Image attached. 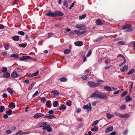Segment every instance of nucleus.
<instances>
[{
    "label": "nucleus",
    "instance_id": "nucleus-41",
    "mask_svg": "<svg viewBox=\"0 0 135 135\" xmlns=\"http://www.w3.org/2000/svg\"><path fill=\"white\" fill-rule=\"evenodd\" d=\"M117 44H118L121 45H125V42L123 41H119L117 42Z\"/></svg>",
    "mask_w": 135,
    "mask_h": 135
},
{
    "label": "nucleus",
    "instance_id": "nucleus-50",
    "mask_svg": "<svg viewBox=\"0 0 135 135\" xmlns=\"http://www.w3.org/2000/svg\"><path fill=\"white\" fill-rule=\"evenodd\" d=\"M71 101L70 100H69L68 102H67L66 103L69 106H70L71 105Z\"/></svg>",
    "mask_w": 135,
    "mask_h": 135
},
{
    "label": "nucleus",
    "instance_id": "nucleus-36",
    "mask_svg": "<svg viewBox=\"0 0 135 135\" xmlns=\"http://www.w3.org/2000/svg\"><path fill=\"white\" fill-rule=\"evenodd\" d=\"M7 91L9 93L11 94L13 93V90L11 88L9 87L7 89Z\"/></svg>",
    "mask_w": 135,
    "mask_h": 135
},
{
    "label": "nucleus",
    "instance_id": "nucleus-54",
    "mask_svg": "<svg viewBox=\"0 0 135 135\" xmlns=\"http://www.w3.org/2000/svg\"><path fill=\"white\" fill-rule=\"evenodd\" d=\"M126 106L125 105H123L120 106V108L121 109H124L126 108Z\"/></svg>",
    "mask_w": 135,
    "mask_h": 135
},
{
    "label": "nucleus",
    "instance_id": "nucleus-37",
    "mask_svg": "<svg viewBox=\"0 0 135 135\" xmlns=\"http://www.w3.org/2000/svg\"><path fill=\"white\" fill-rule=\"evenodd\" d=\"M9 107H12L13 108H15L16 106L15 104L13 102L10 103L9 104Z\"/></svg>",
    "mask_w": 135,
    "mask_h": 135
},
{
    "label": "nucleus",
    "instance_id": "nucleus-34",
    "mask_svg": "<svg viewBox=\"0 0 135 135\" xmlns=\"http://www.w3.org/2000/svg\"><path fill=\"white\" fill-rule=\"evenodd\" d=\"M10 57H14L15 59H16L18 58V55L17 54H11Z\"/></svg>",
    "mask_w": 135,
    "mask_h": 135
},
{
    "label": "nucleus",
    "instance_id": "nucleus-38",
    "mask_svg": "<svg viewBox=\"0 0 135 135\" xmlns=\"http://www.w3.org/2000/svg\"><path fill=\"white\" fill-rule=\"evenodd\" d=\"M12 111L11 109H9L6 111V113L8 115H10L12 113Z\"/></svg>",
    "mask_w": 135,
    "mask_h": 135
},
{
    "label": "nucleus",
    "instance_id": "nucleus-18",
    "mask_svg": "<svg viewBox=\"0 0 135 135\" xmlns=\"http://www.w3.org/2000/svg\"><path fill=\"white\" fill-rule=\"evenodd\" d=\"M129 114L128 113H126L125 114H122L121 118H126L129 117Z\"/></svg>",
    "mask_w": 135,
    "mask_h": 135
},
{
    "label": "nucleus",
    "instance_id": "nucleus-7",
    "mask_svg": "<svg viewBox=\"0 0 135 135\" xmlns=\"http://www.w3.org/2000/svg\"><path fill=\"white\" fill-rule=\"evenodd\" d=\"M83 108L84 109L87 110L89 108V110H90L91 109L90 103H89V105L88 104H86L84 105L83 107Z\"/></svg>",
    "mask_w": 135,
    "mask_h": 135
},
{
    "label": "nucleus",
    "instance_id": "nucleus-11",
    "mask_svg": "<svg viewBox=\"0 0 135 135\" xmlns=\"http://www.w3.org/2000/svg\"><path fill=\"white\" fill-rule=\"evenodd\" d=\"M3 76L4 78H8L11 75L9 73L6 72L3 74Z\"/></svg>",
    "mask_w": 135,
    "mask_h": 135
},
{
    "label": "nucleus",
    "instance_id": "nucleus-17",
    "mask_svg": "<svg viewBox=\"0 0 135 135\" xmlns=\"http://www.w3.org/2000/svg\"><path fill=\"white\" fill-rule=\"evenodd\" d=\"M106 116L109 119H110L114 117V115L113 114H110L107 113L106 114Z\"/></svg>",
    "mask_w": 135,
    "mask_h": 135
},
{
    "label": "nucleus",
    "instance_id": "nucleus-5",
    "mask_svg": "<svg viewBox=\"0 0 135 135\" xmlns=\"http://www.w3.org/2000/svg\"><path fill=\"white\" fill-rule=\"evenodd\" d=\"M99 92L98 90L95 91L90 95V97L91 98L96 97L98 98Z\"/></svg>",
    "mask_w": 135,
    "mask_h": 135
},
{
    "label": "nucleus",
    "instance_id": "nucleus-43",
    "mask_svg": "<svg viewBox=\"0 0 135 135\" xmlns=\"http://www.w3.org/2000/svg\"><path fill=\"white\" fill-rule=\"evenodd\" d=\"M34 83H32L29 86L28 88V90L29 91L34 86Z\"/></svg>",
    "mask_w": 135,
    "mask_h": 135
},
{
    "label": "nucleus",
    "instance_id": "nucleus-63",
    "mask_svg": "<svg viewBox=\"0 0 135 135\" xmlns=\"http://www.w3.org/2000/svg\"><path fill=\"white\" fill-rule=\"evenodd\" d=\"M7 54L6 52H3L1 53V54L2 55L5 56Z\"/></svg>",
    "mask_w": 135,
    "mask_h": 135
},
{
    "label": "nucleus",
    "instance_id": "nucleus-27",
    "mask_svg": "<svg viewBox=\"0 0 135 135\" xmlns=\"http://www.w3.org/2000/svg\"><path fill=\"white\" fill-rule=\"evenodd\" d=\"M132 100V98L129 95H128L126 97V102H129L131 101Z\"/></svg>",
    "mask_w": 135,
    "mask_h": 135
},
{
    "label": "nucleus",
    "instance_id": "nucleus-12",
    "mask_svg": "<svg viewBox=\"0 0 135 135\" xmlns=\"http://www.w3.org/2000/svg\"><path fill=\"white\" fill-rule=\"evenodd\" d=\"M47 125L46 122H41L38 124V126L40 127H44L46 126Z\"/></svg>",
    "mask_w": 135,
    "mask_h": 135
},
{
    "label": "nucleus",
    "instance_id": "nucleus-33",
    "mask_svg": "<svg viewBox=\"0 0 135 135\" xmlns=\"http://www.w3.org/2000/svg\"><path fill=\"white\" fill-rule=\"evenodd\" d=\"M7 70V68L6 67H2V70L1 71L3 73H5L6 72V71Z\"/></svg>",
    "mask_w": 135,
    "mask_h": 135
},
{
    "label": "nucleus",
    "instance_id": "nucleus-52",
    "mask_svg": "<svg viewBox=\"0 0 135 135\" xmlns=\"http://www.w3.org/2000/svg\"><path fill=\"white\" fill-rule=\"evenodd\" d=\"M76 2H74L69 7V9H71L74 6V5L76 3Z\"/></svg>",
    "mask_w": 135,
    "mask_h": 135
},
{
    "label": "nucleus",
    "instance_id": "nucleus-6",
    "mask_svg": "<svg viewBox=\"0 0 135 135\" xmlns=\"http://www.w3.org/2000/svg\"><path fill=\"white\" fill-rule=\"evenodd\" d=\"M45 129L48 132H50L52 131V129L49 125H47L45 127L42 128L43 130L44 131Z\"/></svg>",
    "mask_w": 135,
    "mask_h": 135
},
{
    "label": "nucleus",
    "instance_id": "nucleus-16",
    "mask_svg": "<svg viewBox=\"0 0 135 135\" xmlns=\"http://www.w3.org/2000/svg\"><path fill=\"white\" fill-rule=\"evenodd\" d=\"M45 14L46 15L48 16H51L53 17H56V15H55V13H52V12H50L48 13H46Z\"/></svg>",
    "mask_w": 135,
    "mask_h": 135
},
{
    "label": "nucleus",
    "instance_id": "nucleus-30",
    "mask_svg": "<svg viewBox=\"0 0 135 135\" xmlns=\"http://www.w3.org/2000/svg\"><path fill=\"white\" fill-rule=\"evenodd\" d=\"M66 107L65 106L64 104H61L60 107L59 109L60 110H61L62 109L65 110L66 109Z\"/></svg>",
    "mask_w": 135,
    "mask_h": 135
},
{
    "label": "nucleus",
    "instance_id": "nucleus-31",
    "mask_svg": "<svg viewBox=\"0 0 135 135\" xmlns=\"http://www.w3.org/2000/svg\"><path fill=\"white\" fill-rule=\"evenodd\" d=\"M46 105L47 106V107L48 108L51 107V101L50 100H48L46 102Z\"/></svg>",
    "mask_w": 135,
    "mask_h": 135
},
{
    "label": "nucleus",
    "instance_id": "nucleus-59",
    "mask_svg": "<svg viewBox=\"0 0 135 135\" xmlns=\"http://www.w3.org/2000/svg\"><path fill=\"white\" fill-rule=\"evenodd\" d=\"M4 47L5 48V49L6 50H8L9 48V46L7 45H5L4 46Z\"/></svg>",
    "mask_w": 135,
    "mask_h": 135
},
{
    "label": "nucleus",
    "instance_id": "nucleus-8",
    "mask_svg": "<svg viewBox=\"0 0 135 135\" xmlns=\"http://www.w3.org/2000/svg\"><path fill=\"white\" fill-rule=\"evenodd\" d=\"M74 44L76 46H80L83 45V42L81 41H79L75 42Z\"/></svg>",
    "mask_w": 135,
    "mask_h": 135
},
{
    "label": "nucleus",
    "instance_id": "nucleus-1",
    "mask_svg": "<svg viewBox=\"0 0 135 135\" xmlns=\"http://www.w3.org/2000/svg\"><path fill=\"white\" fill-rule=\"evenodd\" d=\"M104 81L101 79H98L97 80V82L93 81H89L87 83L89 87L92 88H96L99 85L101 84V83H103Z\"/></svg>",
    "mask_w": 135,
    "mask_h": 135
},
{
    "label": "nucleus",
    "instance_id": "nucleus-61",
    "mask_svg": "<svg viewBox=\"0 0 135 135\" xmlns=\"http://www.w3.org/2000/svg\"><path fill=\"white\" fill-rule=\"evenodd\" d=\"M6 132L7 134H10L11 133V132L10 130H8L6 131Z\"/></svg>",
    "mask_w": 135,
    "mask_h": 135
},
{
    "label": "nucleus",
    "instance_id": "nucleus-45",
    "mask_svg": "<svg viewBox=\"0 0 135 135\" xmlns=\"http://www.w3.org/2000/svg\"><path fill=\"white\" fill-rule=\"evenodd\" d=\"M81 78L84 80H86L88 78V76L86 75H83L81 76Z\"/></svg>",
    "mask_w": 135,
    "mask_h": 135
},
{
    "label": "nucleus",
    "instance_id": "nucleus-46",
    "mask_svg": "<svg viewBox=\"0 0 135 135\" xmlns=\"http://www.w3.org/2000/svg\"><path fill=\"white\" fill-rule=\"evenodd\" d=\"M18 34L22 36H23L24 35L25 33L22 31H20L18 32Z\"/></svg>",
    "mask_w": 135,
    "mask_h": 135
},
{
    "label": "nucleus",
    "instance_id": "nucleus-26",
    "mask_svg": "<svg viewBox=\"0 0 135 135\" xmlns=\"http://www.w3.org/2000/svg\"><path fill=\"white\" fill-rule=\"evenodd\" d=\"M51 93L53 94L56 96H58L59 95V92L56 90L52 91L51 92Z\"/></svg>",
    "mask_w": 135,
    "mask_h": 135
},
{
    "label": "nucleus",
    "instance_id": "nucleus-15",
    "mask_svg": "<svg viewBox=\"0 0 135 135\" xmlns=\"http://www.w3.org/2000/svg\"><path fill=\"white\" fill-rule=\"evenodd\" d=\"M128 68V66L127 65H125L122 68L120 69V70L122 72H124L127 70Z\"/></svg>",
    "mask_w": 135,
    "mask_h": 135
},
{
    "label": "nucleus",
    "instance_id": "nucleus-60",
    "mask_svg": "<svg viewBox=\"0 0 135 135\" xmlns=\"http://www.w3.org/2000/svg\"><path fill=\"white\" fill-rule=\"evenodd\" d=\"M117 56L121 57L123 59H124V58H125L124 56L123 55H122L121 54H118V55Z\"/></svg>",
    "mask_w": 135,
    "mask_h": 135
},
{
    "label": "nucleus",
    "instance_id": "nucleus-49",
    "mask_svg": "<svg viewBox=\"0 0 135 135\" xmlns=\"http://www.w3.org/2000/svg\"><path fill=\"white\" fill-rule=\"evenodd\" d=\"M114 114L117 116H118L120 118L121 117L122 114L119 113L118 112H115L114 113Z\"/></svg>",
    "mask_w": 135,
    "mask_h": 135
},
{
    "label": "nucleus",
    "instance_id": "nucleus-32",
    "mask_svg": "<svg viewBox=\"0 0 135 135\" xmlns=\"http://www.w3.org/2000/svg\"><path fill=\"white\" fill-rule=\"evenodd\" d=\"M99 129L98 127L96 126H94V128H92L91 129V131L92 132L95 131L97 132V130Z\"/></svg>",
    "mask_w": 135,
    "mask_h": 135
},
{
    "label": "nucleus",
    "instance_id": "nucleus-42",
    "mask_svg": "<svg viewBox=\"0 0 135 135\" xmlns=\"http://www.w3.org/2000/svg\"><path fill=\"white\" fill-rule=\"evenodd\" d=\"M134 69H132L130 71H129L127 73V74L129 75L132 74L134 72Z\"/></svg>",
    "mask_w": 135,
    "mask_h": 135
},
{
    "label": "nucleus",
    "instance_id": "nucleus-56",
    "mask_svg": "<svg viewBox=\"0 0 135 135\" xmlns=\"http://www.w3.org/2000/svg\"><path fill=\"white\" fill-rule=\"evenodd\" d=\"M54 35V33H49L48 34V38H50L51 37L52 35Z\"/></svg>",
    "mask_w": 135,
    "mask_h": 135
},
{
    "label": "nucleus",
    "instance_id": "nucleus-35",
    "mask_svg": "<svg viewBox=\"0 0 135 135\" xmlns=\"http://www.w3.org/2000/svg\"><path fill=\"white\" fill-rule=\"evenodd\" d=\"M27 44L26 43H25L24 44L23 43L19 44V46L20 47L25 48L27 46Z\"/></svg>",
    "mask_w": 135,
    "mask_h": 135
},
{
    "label": "nucleus",
    "instance_id": "nucleus-57",
    "mask_svg": "<svg viewBox=\"0 0 135 135\" xmlns=\"http://www.w3.org/2000/svg\"><path fill=\"white\" fill-rule=\"evenodd\" d=\"M127 94V92L126 91H124L121 94V96L122 97H124Z\"/></svg>",
    "mask_w": 135,
    "mask_h": 135
},
{
    "label": "nucleus",
    "instance_id": "nucleus-44",
    "mask_svg": "<svg viewBox=\"0 0 135 135\" xmlns=\"http://www.w3.org/2000/svg\"><path fill=\"white\" fill-rule=\"evenodd\" d=\"M99 120H97L95 121L93 123L92 125L93 126H95L96 125H97L98 123H99Z\"/></svg>",
    "mask_w": 135,
    "mask_h": 135
},
{
    "label": "nucleus",
    "instance_id": "nucleus-21",
    "mask_svg": "<svg viewBox=\"0 0 135 135\" xmlns=\"http://www.w3.org/2000/svg\"><path fill=\"white\" fill-rule=\"evenodd\" d=\"M104 88L107 91H112V89L109 86H105L104 87Z\"/></svg>",
    "mask_w": 135,
    "mask_h": 135
},
{
    "label": "nucleus",
    "instance_id": "nucleus-9",
    "mask_svg": "<svg viewBox=\"0 0 135 135\" xmlns=\"http://www.w3.org/2000/svg\"><path fill=\"white\" fill-rule=\"evenodd\" d=\"M44 115L41 113H37L36 114L34 115L33 117L35 118H38L43 117Z\"/></svg>",
    "mask_w": 135,
    "mask_h": 135
},
{
    "label": "nucleus",
    "instance_id": "nucleus-55",
    "mask_svg": "<svg viewBox=\"0 0 135 135\" xmlns=\"http://www.w3.org/2000/svg\"><path fill=\"white\" fill-rule=\"evenodd\" d=\"M63 5L64 6L66 7H67L68 6V3L66 1H65L64 2Z\"/></svg>",
    "mask_w": 135,
    "mask_h": 135
},
{
    "label": "nucleus",
    "instance_id": "nucleus-40",
    "mask_svg": "<svg viewBox=\"0 0 135 135\" xmlns=\"http://www.w3.org/2000/svg\"><path fill=\"white\" fill-rule=\"evenodd\" d=\"M86 17V15L85 14H83L81 16H79V18L80 20H82L84 18Z\"/></svg>",
    "mask_w": 135,
    "mask_h": 135
},
{
    "label": "nucleus",
    "instance_id": "nucleus-3",
    "mask_svg": "<svg viewBox=\"0 0 135 135\" xmlns=\"http://www.w3.org/2000/svg\"><path fill=\"white\" fill-rule=\"evenodd\" d=\"M98 98L101 99H103L106 98L107 96L103 93L99 92Z\"/></svg>",
    "mask_w": 135,
    "mask_h": 135
},
{
    "label": "nucleus",
    "instance_id": "nucleus-19",
    "mask_svg": "<svg viewBox=\"0 0 135 135\" xmlns=\"http://www.w3.org/2000/svg\"><path fill=\"white\" fill-rule=\"evenodd\" d=\"M11 76L13 78H16L18 76V74L16 72L14 71L12 73Z\"/></svg>",
    "mask_w": 135,
    "mask_h": 135
},
{
    "label": "nucleus",
    "instance_id": "nucleus-53",
    "mask_svg": "<svg viewBox=\"0 0 135 135\" xmlns=\"http://www.w3.org/2000/svg\"><path fill=\"white\" fill-rule=\"evenodd\" d=\"M38 91H36L35 93L32 95V97L34 98L36 97L38 94Z\"/></svg>",
    "mask_w": 135,
    "mask_h": 135
},
{
    "label": "nucleus",
    "instance_id": "nucleus-39",
    "mask_svg": "<svg viewBox=\"0 0 135 135\" xmlns=\"http://www.w3.org/2000/svg\"><path fill=\"white\" fill-rule=\"evenodd\" d=\"M5 108L2 105L0 107V113H2L3 112Z\"/></svg>",
    "mask_w": 135,
    "mask_h": 135
},
{
    "label": "nucleus",
    "instance_id": "nucleus-51",
    "mask_svg": "<svg viewBox=\"0 0 135 135\" xmlns=\"http://www.w3.org/2000/svg\"><path fill=\"white\" fill-rule=\"evenodd\" d=\"M46 100V99L44 97H42L41 100V102L42 103L45 102Z\"/></svg>",
    "mask_w": 135,
    "mask_h": 135
},
{
    "label": "nucleus",
    "instance_id": "nucleus-2",
    "mask_svg": "<svg viewBox=\"0 0 135 135\" xmlns=\"http://www.w3.org/2000/svg\"><path fill=\"white\" fill-rule=\"evenodd\" d=\"M76 27L77 29L82 30H84L86 28V27L85 25H83L81 24H76Z\"/></svg>",
    "mask_w": 135,
    "mask_h": 135
},
{
    "label": "nucleus",
    "instance_id": "nucleus-62",
    "mask_svg": "<svg viewBox=\"0 0 135 135\" xmlns=\"http://www.w3.org/2000/svg\"><path fill=\"white\" fill-rule=\"evenodd\" d=\"M54 111L52 110H49L48 112V113L51 114H52L54 113Z\"/></svg>",
    "mask_w": 135,
    "mask_h": 135
},
{
    "label": "nucleus",
    "instance_id": "nucleus-25",
    "mask_svg": "<svg viewBox=\"0 0 135 135\" xmlns=\"http://www.w3.org/2000/svg\"><path fill=\"white\" fill-rule=\"evenodd\" d=\"M39 71H37L36 72L33 73L32 74L30 75V77H32L33 76H36L38 75Z\"/></svg>",
    "mask_w": 135,
    "mask_h": 135
},
{
    "label": "nucleus",
    "instance_id": "nucleus-22",
    "mask_svg": "<svg viewBox=\"0 0 135 135\" xmlns=\"http://www.w3.org/2000/svg\"><path fill=\"white\" fill-rule=\"evenodd\" d=\"M59 80L61 82H65L67 81V79L65 77H62L60 78Z\"/></svg>",
    "mask_w": 135,
    "mask_h": 135
},
{
    "label": "nucleus",
    "instance_id": "nucleus-64",
    "mask_svg": "<svg viewBox=\"0 0 135 135\" xmlns=\"http://www.w3.org/2000/svg\"><path fill=\"white\" fill-rule=\"evenodd\" d=\"M128 132V130L127 129H126L124 131V132L123 133V135H127V134Z\"/></svg>",
    "mask_w": 135,
    "mask_h": 135
},
{
    "label": "nucleus",
    "instance_id": "nucleus-47",
    "mask_svg": "<svg viewBox=\"0 0 135 135\" xmlns=\"http://www.w3.org/2000/svg\"><path fill=\"white\" fill-rule=\"evenodd\" d=\"M74 32L78 35H80L81 34L80 31L79 30H74Z\"/></svg>",
    "mask_w": 135,
    "mask_h": 135
},
{
    "label": "nucleus",
    "instance_id": "nucleus-48",
    "mask_svg": "<svg viewBox=\"0 0 135 135\" xmlns=\"http://www.w3.org/2000/svg\"><path fill=\"white\" fill-rule=\"evenodd\" d=\"M58 104V102L57 101H56L53 103V105L54 107H56L57 106Z\"/></svg>",
    "mask_w": 135,
    "mask_h": 135
},
{
    "label": "nucleus",
    "instance_id": "nucleus-14",
    "mask_svg": "<svg viewBox=\"0 0 135 135\" xmlns=\"http://www.w3.org/2000/svg\"><path fill=\"white\" fill-rule=\"evenodd\" d=\"M132 25L130 24H127L124 25L122 27L123 29H125L128 28H130L132 27Z\"/></svg>",
    "mask_w": 135,
    "mask_h": 135
},
{
    "label": "nucleus",
    "instance_id": "nucleus-58",
    "mask_svg": "<svg viewBox=\"0 0 135 135\" xmlns=\"http://www.w3.org/2000/svg\"><path fill=\"white\" fill-rule=\"evenodd\" d=\"M91 51H89L86 55V56L87 57L89 56L91 54Z\"/></svg>",
    "mask_w": 135,
    "mask_h": 135
},
{
    "label": "nucleus",
    "instance_id": "nucleus-4",
    "mask_svg": "<svg viewBox=\"0 0 135 135\" xmlns=\"http://www.w3.org/2000/svg\"><path fill=\"white\" fill-rule=\"evenodd\" d=\"M31 58V57L28 56H23L19 58V60L20 61L26 60L28 59Z\"/></svg>",
    "mask_w": 135,
    "mask_h": 135
},
{
    "label": "nucleus",
    "instance_id": "nucleus-20",
    "mask_svg": "<svg viewBox=\"0 0 135 135\" xmlns=\"http://www.w3.org/2000/svg\"><path fill=\"white\" fill-rule=\"evenodd\" d=\"M12 39L15 41H18L19 40V37L18 36L16 35L13 36Z\"/></svg>",
    "mask_w": 135,
    "mask_h": 135
},
{
    "label": "nucleus",
    "instance_id": "nucleus-24",
    "mask_svg": "<svg viewBox=\"0 0 135 135\" xmlns=\"http://www.w3.org/2000/svg\"><path fill=\"white\" fill-rule=\"evenodd\" d=\"M97 25H101L102 24V22L101 20L99 19L95 21Z\"/></svg>",
    "mask_w": 135,
    "mask_h": 135
},
{
    "label": "nucleus",
    "instance_id": "nucleus-10",
    "mask_svg": "<svg viewBox=\"0 0 135 135\" xmlns=\"http://www.w3.org/2000/svg\"><path fill=\"white\" fill-rule=\"evenodd\" d=\"M55 15L56 16H62L64 15V14L60 11H55Z\"/></svg>",
    "mask_w": 135,
    "mask_h": 135
},
{
    "label": "nucleus",
    "instance_id": "nucleus-29",
    "mask_svg": "<svg viewBox=\"0 0 135 135\" xmlns=\"http://www.w3.org/2000/svg\"><path fill=\"white\" fill-rule=\"evenodd\" d=\"M103 37H99L97 39L94 40V42H97L99 41H100L101 40H102Z\"/></svg>",
    "mask_w": 135,
    "mask_h": 135
},
{
    "label": "nucleus",
    "instance_id": "nucleus-28",
    "mask_svg": "<svg viewBox=\"0 0 135 135\" xmlns=\"http://www.w3.org/2000/svg\"><path fill=\"white\" fill-rule=\"evenodd\" d=\"M71 50L69 49H66L64 51V53L65 54H67L70 53Z\"/></svg>",
    "mask_w": 135,
    "mask_h": 135
},
{
    "label": "nucleus",
    "instance_id": "nucleus-13",
    "mask_svg": "<svg viewBox=\"0 0 135 135\" xmlns=\"http://www.w3.org/2000/svg\"><path fill=\"white\" fill-rule=\"evenodd\" d=\"M113 126H110L106 129L105 132V133H107L108 132H111L113 130Z\"/></svg>",
    "mask_w": 135,
    "mask_h": 135
},
{
    "label": "nucleus",
    "instance_id": "nucleus-23",
    "mask_svg": "<svg viewBox=\"0 0 135 135\" xmlns=\"http://www.w3.org/2000/svg\"><path fill=\"white\" fill-rule=\"evenodd\" d=\"M44 118H46L49 119H51L55 118L56 117L53 115H50L45 116L44 117Z\"/></svg>",
    "mask_w": 135,
    "mask_h": 135
}]
</instances>
